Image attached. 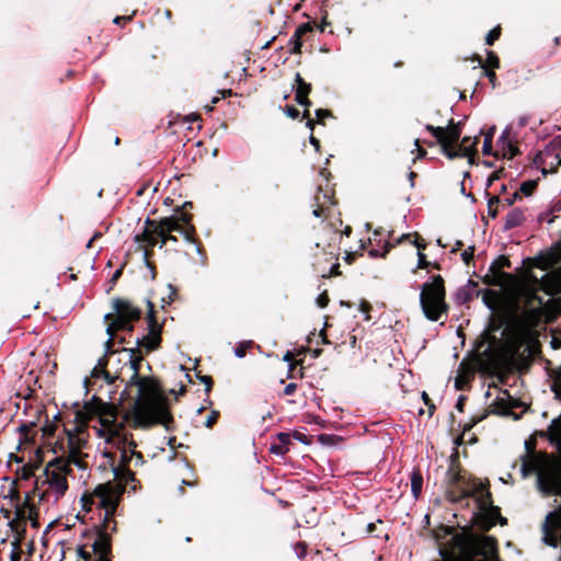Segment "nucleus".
Returning a JSON list of instances; mask_svg holds the SVG:
<instances>
[{
	"instance_id": "nucleus-1",
	"label": "nucleus",
	"mask_w": 561,
	"mask_h": 561,
	"mask_svg": "<svg viewBox=\"0 0 561 561\" xmlns=\"http://www.w3.org/2000/svg\"><path fill=\"white\" fill-rule=\"evenodd\" d=\"M527 283L513 293L510 313H496L501 302V294L486 289L483 302L490 308L489 316H561V267L547 272L538 278L531 270H527Z\"/></svg>"
},
{
	"instance_id": "nucleus-2",
	"label": "nucleus",
	"mask_w": 561,
	"mask_h": 561,
	"mask_svg": "<svg viewBox=\"0 0 561 561\" xmlns=\"http://www.w3.org/2000/svg\"><path fill=\"white\" fill-rule=\"evenodd\" d=\"M125 365L133 371L126 389H136L130 409L131 419L136 427L149 428L157 424L168 428L172 421L167 401L162 396L157 381L150 377L139 376V358H134L130 354H124Z\"/></svg>"
},
{
	"instance_id": "nucleus-3",
	"label": "nucleus",
	"mask_w": 561,
	"mask_h": 561,
	"mask_svg": "<svg viewBox=\"0 0 561 561\" xmlns=\"http://www.w3.org/2000/svg\"><path fill=\"white\" fill-rule=\"evenodd\" d=\"M541 318H488L485 339L512 359L527 360L539 351L536 325Z\"/></svg>"
},
{
	"instance_id": "nucleus-4",
	"label": "nucleus",
	"mask_w": 561,
	"mask_h": 561,
	"mask_svg": "<svg viewBox=\"0 0 561 561\" xmlns=\"http://www.w3.org/2000/svg\"><path fill=\"white\" fill-rule=\"evenodd\" d=\"M547 436L560 454L559 458L534 451L530 440L525 442L526 453L520 457L523 478L530 473L537 476V488L545 494H561V416L553 419L547 431Z\"/></svg>"
},
{
	"instance_id": "nucleus-5",
	"label": "nucleus",
	"mask_w": 561,
	"mask_h": 561,
	"mask_svg": "<svg viewBox=\"0 0 561 561\" xmlns=\"http://www.w3.org/2000/svg\"><path fill=\"white\" fill-rule=\"evenodd\" d=\"M85 410L90 414H98L100 416L101 430L99 434L108 444L116 445L121 451V465L127 466L133 462L137 444L134 440H129L126 433L124 423L116 421L115 407L107 404L95 397L84 405Z\"/></svg>"
},
{
	"instance_id": "nucleus-6",
	"label": "nucleus",
	"mask_w": 561,
	"mask_h": 561,
	"mask_svg": "<svg viewBox=\"0 0 561 561\" xmlns=\"http://www.w3.org/2000/svg\"><path fill=\"white\" fill-rule=\"evenodd\" d=\"M463 122H455L453 118L449 121L446 127L433 126L427 124L425 129L430 131L436 139V144L440 146L442 152L450 160L456 158H468L469 162L472 163L474 156L477 154V146L479 144V137H474V140L470 146L467 142L470 141V137L466 136L459 144L462 133Z\"/></svg>"
},
{
	"instance_id": "nucleus-7",
	"label": "nucleus",
	"mask_w": 561,
	"mask_h": 561,
	"mask_svg": "<svg viewBox=\"0 0 561 561\" xmlns=\"http://www.w3.org/2000/svg\"><path fill=\"white\" fill-rule=\"evenodd\" d=\"M71 471V465L62 457L48 461L37 482L38 489H44L41 499L51 495L57 501L62 497L68 490L67 477Z\"/></svg>"
},
{
	"instance_id": "nucleus-8",
	"label": "nucleus",
	"mask_w": 561,
	"mask_h": 561,
	"mask_svg": "<svg viewBox=\"0 0 561 561\" xmlns=\"http://www.w3.org/2000/svg\"><path fill=\"white\" fill-rule=\"evenodd\" d=\"M113 474L114 481L99 484L94 489V495L100 499L107 515L114 513L126 485L135 482L134 473L124 465L114 467Z\"/></svg>"
},
{
	"instance_id": "nucleus-9",
	"label": "nucleus",
	"mask_w": 561,
	"mask_h": 561,
	"mask_svg": "<svg viewBox=\"0 0 561 561\" xmlns=\"http://www.w3.org/2000/svg\"><path fill=\"white\" fill-rule=\"evenodd\" d=\"M461 496H472L477 501L479 508L477 524L481 528L489 529L496 524L500 518V511L492 505L491 494L482 482H469Z\"/></svg>"
},
{
	"instance_id": "nucleus-10",
	"label": "nucleus",
	"mask_w": 561,
	"mask_h": 561,
	"mask_svg": "<svg viewBox=\"0 0 561 561\" xmlns=\"http://www.w3.org/2000/svg\"><path fill=\"white\" fill-rule=\"evenodd\" d=\"M193 215L188 211H182L181 214L163 217L160 220L147 218L145 225L154 227L159 230V233L164 232H179L184 239L193 244H199L196 229L193 225Z\"/></svg>"
},
{
	"instance_id": "nucleus-11",
	"label": "nucleus",
	"mask_w": 561,
	"mask_h": 561,
	"mask_svg": "<svg viewBox=\"0 0 561 561\" xmlns=\"http://www.w3.org/2000/svg\"><path fill=\"white\" fill-rule=\"evenodd\" d=\"M420 301L424 316H442L448 312L444 279L440 275H435L432 283L423 285Z\"/></svg>"
},
{
	"instance_id": "nucleus-12",
	"label": "nucleus",
	"mask_w": 561,
	"mask_h": 561,
	"mask_svg": "<svg viewBox=\"0 0 561 561\" xmlns=\"http://www.w3.org/2000/svg\"><path fill=\"white\" fill-rule=\"evenodd\" d=\"M467 561H500L496 554V541L489 536H471L461 542Z\"/></svg>"
},
{
	"instance_id": "nucleus-13",
	"label": "nucleus",
	"mask_w": 561,
	"mask_h": 561,
	"mask_svg": "<svg viewBox=\"0 0 561 561\" xmlns=\"http://www.w3.org/2000/svg\"><path fill=\"white\" fill-rule=\"evenodd\" d=\"M130 319L131 318H114V321L106 325L107 340L105 342V353L110 354V356L107 358H99L98 364L91 370V378H103L108 385L113 383L117 378L116 375H112L105 367L115 355L111 352V346L116 336V332L128 328Z\"/></svg>"
},
{
	"instance_id": "nucleus-14",
	"label": "nucleus",
	"mask_w": 561,
	"mask_h": 561,
	"mask_svg": "<svg viewBox=\"0 0 561 561\" xmlns=\"http://www.w3.org/2000/svg\"><path fill=\"white\" fill-rule=\"evenodd\" d=\"M88 440L83 432H67V453L68 456L66 461L70 465H75L81 470L87 468L83 462V449L87 446Z\"/></svg>"
},
{
	"instance_id": "nucleus-15",
	"label": "nucleus",
	"mask_w": 561,
	"mask_h": 561,
	"mask_svg": "<svg viewBox=\"0 0 561 561\" xmlns=\"http://www.w3.org/2000/svg\"><path fill=\"white\" fill-rule=\"evenodd\" d=\"M508 256L500 255L490 265L489 273L482 278V282L488 286H502L504 283L513 278L512 274L503 271V268L511 267Z\"/></svg>"
},
{
	"instance_id": "nucleus-16",
	"label": "nucleus",
	"mask_w": 561,
	"mask_h": 561,
	"mask_svg": "<svg viewBox=\"0 0 561 561\" xmlns=\"http://www.w3.org/2000/svg\"><path fill=\"white\" fill-rule=\"evenodd\" d=\"M526 270L540 268L548 271L557 264H561V242L557 243L549 251L540 253L535 257H527L523 261ZM561 265L558 267L560 268Z\"/></svg>"
},
{
	"instance_id": "nucleus-17",
	"label": "nucleus",
	"mask_w": 561,
	"mask_h": 561,
	"mask_svg": "<svg viewBox=\"0 0 561 561\" xmlns=\"http://www.w3.org/2000/svg\"><path fill=\"white\" fill-rule=\"evenodd\" d=\"M162 324L158 322V318H147V332L137 337V344L147 352L154 351L161 342Z\"/></svg>"
},
{
	"instance_id": "nucleus-18",
	"label": "nucleus",
	"mask_w": 561,
	"mask_h": 561,
	"mask_svg": "<svg viewBox=\"0 0 561 561\" xmlns=\"http://www.w3.org/2000/svg\"><path fill=\"white\" fill-rule=\"evenodd\" d=\"M134 239L136 243L145 242L146 244L151 247H156L158 243H160L161 248L165 245L168 241H178L176 237L173 236L172 233L164 231H162V233H159L158 229H154V227H150L147 225H145L144 230L140 233H137Z\"/></svg>"
},
{
	"instance_id": "nucleus-19",
	"label": "nucleus",
	"mask_w": 561,
	"mask_h": 561,
	"mask_svg": "<svg viewBox=\"0 0 561 561\" xmlns=\"http://www.w3.org/2000/svg\"><path fill=\"white\" fill-rule=\"evenodd\" d=\"M112 308L113 312L104 316H142L141 308L128 298H113Z\"/></svg>"
},
{
	"instance_id": "nucleus-20",
	"label": "nucleus",
	"mask_w": 561,
	"mask_h": 561,
	"mask_svg": "<svg viewBox=\"0 0 561 561\" xmlns=\"http://www.w3.org/2000/svg\"><path fill=\"white\" fill-rule=\"evenodd\" d=\"M480 290L478 289V283L469 279L466 286L458 288L455 294V301L458 305H467L474 298H478Z\"/></svg>"
},
{
	"instance_id": "nucleus-21",
	"label": "nucleus",
	"mask_w": 561,
	"mask_h": 561,
	"mask_svg": "<svg viewBox=\"0 0 561 561\" xmlns=\"http://www.w3.org/2000/svg\"><path fill=\"white\" fill-rule=\"evenodd\" d=\"M446 483L462 495L463 489L467 488L469 482L455 468H449L446 472Z\"/></svg>"
},
{
	"instance_id": "nucleus-22",
	"label": "nucleus",
	"mask_w": 561,
	"mask_h": 561,
	"mask_svg": "<svg viewBox=\"0 0 561 561\" xmlns=\"http://www.w3.org/2000/svg\"><path fill=\"white\" fill-rule=\"evenodd\" d=\"M525 219L524 210L522 208H513L505 217L504 230H511L522 226Z\"/></svg>"
},
{
	"instance_id": "nucleus-23",
	"label": "nucleus",
	"mask_w": 561,
	"mask_h": 561,
	"mask_svg": "<svg viewBox=\"0 0 561 561\" xmlns=\"http://www.w3.org/2000/svg\"><path fill=\"white\" fill-rule=\"evenodd\" d=\"M159 300L161 311L170 312L171 310L168 309V307L172 306L173 304L180 300L178 288L174 285L169 284L167 296H161Z\"/></svg>"
},
{
	"instance_id": "nucleus-24",
	"label": "nucleus",
	"mask_w": 561,
	"mask_h": 561,
	"mask_svg": "<svg viewBox=\"0 0 561 561\" xmlns=\"http://www.w3.org/2000/svg\"><path fill=\"white\" fill-rule=\"evenodd\" d=\"M414 237V232L413 233H403L402 236H400L396 241L394 243L390 242V241H387L383 245V252L382 253H379L378 250L376 249H373L369 251V255L371 257H378V256H382L385 257L387 255V253L390 252V250L396 245V244H401L405 241H412L411 239Z\"/></svg>"
},
{
	"instance_id": "nucleus-25",
	"label": "nucleus",
	"mask_w": 561,
	"mask_h": 561,
	"mask_svg": "<svg viewBox=\"0 0 561 561\" xmlns=\"http://www.w3.org/2000/svg\"><path fill=\"white\" fill-rule=\"evenodd\" d=\"M295 82H296L295 101H300L301 96H306V95L310 94L312 87L310 83L305 81V79L300 76L299 72L296 73Z\"/></svg>"
},
{
	"instance_id": "nucleus-26",
	"label": "nucleus",
	"mask_w": 561,
	"mask_h": 561,
	"mask_svg": "<svg viewBox=\"0 0 561 561\" xmlns=\"http://www.w3.org/2000/svg\"><path fill=\"white\" fill-rule=\"evenodd\" d=\"M471 367L466 363L461 362L458 367V375L455 378V387L460 390L463 385L468 381V375L471 374Z\"/></svg>"
},
{
	"instance_id": "nucleus-27",
	"label": "nucleus",
	"mask_w": 561,
	"mask_h": 561,
	"mask_svg": "<svg viewBox=\"0 0 561 561\" xmlns=\"http://www.w3.org/2000/svg\"><path fill=\"white\" fill-rule=\"evenodd\" d=\"M92 548H93L94 553L98 556H107L110 552V549H111L110 542H108L107 538L104 536H99L94 540Z\"/></svg>"
},
{
	"instance_id": "nucleus-28",
	"label": "nucleus",
	"mask_w": 561,
	"mask_h": 561,
	"mask_svg": "<svg viewBox=\"0 0 561 561\" xmlns=\"http://www.w3.org/2000/svg\"><path fill=\"white\" fill-rule=\"evenodd\" d=\"M560 151H561V135L556 136L553 139H551V141L546 146L545 153L547 156L556 154V158L558 159V164L561 165Z\"/></svg>"
},
{
	"instance_id": "nucleus-29",
	"label": "nucleus",
	"mask_w": 561,
	"mask_h": 561,
	"mask_svg": "<svg viewBox=\"0 0 561 561\" xmlns=\"http://www.w3.org/2000/svg\"><path fill=\"white\" fill-rule=\"evenodd\" d=\"M472 60L478 61L481 68H483V76L488 78L489 82L491 83L492 88H496L497 85V77L494 71V69H489L484 66L483 59L479 55H474Z\"/></svg>"
},
{
	"instance_id": "nucleus-30",
	"label": "nucleus",
	"mask_w": 561,
	"mask_h": 561,
	"mask_svg": "<svg viewBox=\"0 0 561 561\" xmlns=\"http://www.w3.org/2000/svg\"><path fill=\"white\" fill-rule=\"evenodd\" d=\"M423 485V478L419 471H413L411 474V492L414 499L420 496Z\"/></svg>"
},
{
	"instance_id": "nucleus-31",
	"label": "nucleus",
	"mask_w": 561,
	"mask_h": 561,
	"mask_svg": "<svg viewBox=\"0 0 561 561\" xmlns=\"http://www.w3.org/2000/svg\"><path fill=\"white\" fill-rule=\"evenodd\" d=\"M495 130H496V127L492 126L488 130V133L484 135V141H483V146H482V153L484 156L493 154V156L497 157V154L493 153V151H492V141H493V136H494Z\"/></svg>"
},
{
	"instance_id": "nucleus-32",
	"label": "nucleus",
	"mask_w": 561,
	"mask_h": 561,
	"mask_svg": "<svg viewBox=\"0 0 561 561\" xmlns=\"http://www.w3.org/2000/svg\"><path fill=\"white\" fill-rule=\"evenodd\" d=\"M501 206V198L497 195H493L488 201V214L491 218H495L499 214V207Z\"/></svg>"
},
{
	"instance_id": "nucleus-33",
	"label": "nucleus",
	"mask_w": 561,
	"mask_h": 561,
	"mask_svg": "<svg viewBox=\"0 0 561 561\" xmlns=\"http://www.w3.org/2000/svg\"><path fill=\"white\" fill-rule=\"evenodd\" d=\"M538 181L537 180H528L520 184L519 194H524L525 196H530L537 188Z\"/></svg>"
},
{
	"instance_id": "nucleus-34",
	"label": "nucleus",
	"mask_w": 561,
	"mask_h": 561,
	"mask_svg": "<svg viewBox=\"0 0 561 561\" xmlns=\"http://www.w3.org/2000/svg\"><path fill=\"white\" fill-rule=\"evenodd\" d=\"M484 66L489 69H499L500 68V58L493 50L486 51V60L483 61Z\"/></svg>"
},
{
	"instance_id": "nucleus-35",
	"label": "nucleus",
	"mask_w": 561,
	"mask_h": 561,
	"mask_svg": "<svg viewBox=\"0 0 561 561\" xmlns=\"http://www.w3.org/2000/svg\"><path fill=\"white\" fill-rule=\"evenodd\" d=\"M501 34H502L501 25H497L494 28H492L485 36V45L492 46L495 43V41H497L500 38Z\"/></svg>"
},
{
	"instance_id": "nucleus-36",
	"label": "nucleus",
	"mask_w": 561,
	"mask_h": 561,
	"mask_svg": "<svg viewBox=\"0 0 561 561\" xmlns=\"http://www.w3.org/2000/svg\"><path fill=\"white\" fill-rule=\"evenodd\" d=\"M520 154V151L516 144L512 141H507L505 144V150H503V157L507 159H513L514 157Z\"/></svg>"
},
{
	"instance_id": "nucleus-37",
	"label": "nucleus",
	"mask_w": 561,
	"mask_h": 561,
	"mask_svg": "<svg viewBox=\"0 0 561 561\" xmlns=\"http://www.w3.org/2000/svg\"><path fill=\"white\" fill-rule=\"evenodd\" d=\"M252 344H253V342L250 340L239 342L238 345L236 346V348L233 350L234 356L238 358H243L245 356L247 350L250 348L252 346Z\"/></svg>"
},
{
	"instance_id": "nucleus-38",
	"label": "nucleus",
	"mask_w": 561,
	"mask_h": 561,
	"mask_svg": "<svg viewBox=\"0 0 561 561\" xmlns=\"http://www.w3.org/2000/svg\"><path fill=\"white\" fill-rule=\"evenodd\" d=\"M288 44L290 46V48H289L290 55H297V54L301 53V47H302L301 37H296V35L293 34Z\"/></svg>"
},
{
	"instance_id": "nucleus-39",
	"label": "nucleus",
	"mask_w": 561,
	"mask_h": 561,
	"mask_svg": "<svg viewBox=\"0 0 561 561\" xmlns=\"http://www.w3.org/2000/svg\"><path fill=\"white\" fill-rule=\"evenodd\" d=\"M506 399H510V396L506 391H503L501 396L496 397V404L502 409L500 412L503 414L507 413V410L511 408V405L504 404Z\"/></svg>"
},
{
	"instance_id": "nucleus-40",
	"label": "nucleus",
	"mask_w": 561,
	"mask_h": 561,
	"mask_svg": "<svg viewBox=\"0 0 561 561\" xmlns=\"http://www.w3.org/2000/svg\"><path fill=\"white\" fill-rule=\"evenodd\" d=\"M316 116H317V123L318 124H321V125H324V119L328 118V117H332L333 116V113L330 111V110H324V108H318L316 111Z\"/></svg>"
},
{
	"instance_id": "nucleus-41",
	"label": "nucleus",
	"mask_w": 561,
	"mask_h": 561,
	"mask_svg": "<svg viewBox=\"0 0 561 561\" xmlns=\"http://www.w3.org/2000/svg\"><path fill=\"white\" fill-rule=\"evenodd\" d=\"M476 248L473 245H470L461 253V260L466 265H469L474 256Z\"/></svg>"
},
{
	"instance_id": "nucleus-42",
	"label": "nucleus",
	"mask_w": 561,
	"mask_h": 561,
	"mask_svg": "<svg viewBox=\"0 0 561 561\" xmlns=\"http://www.w3.org/2000/svg\"><path fill=\"white\" fill-rule=\"evenodd\" d=\"M138 247H139V249L144 250V261H145V263L146 262H150L151 257L153 256V248L154 247L148 245L145 242L144 243H138Z\"/></svg>"
},
{
	"instance_id": "nucleus-43",
	"label": "nucleus",
	"mask_w": 561,
	"mask_h": 561,
	"mask_svg": "<svg viewBox=\"0 0 561 561\" xmlns=\"http://www.w3.org/2000/svg\"><path fill=\"white\" fill-rule=\"evenodd\" d=\"M311 31H312V26L310 23H302L295 30L294 34L296 35V37L302 38V36H305L306 34H308Z\"/></svg>"
},
{
	"instance_id": "nucleus-44",
	"label": "nucleus",
	"mask_w": 561,
	"mask_h": 561,
	"mask_svg": "<svg viewBox=\"0 0 561 561\" xmlns=\"http://www.w3.org/2000/svg\"><path fill=\"white\" fill-rule=\"evenodd\" d=\"M517 199H520L519 192H515L512 196L501 199V206L511 207Z\"/></svg>"
},
{
	"instance_id": "nucleus-45",
	"label": "nucleus",
	"mask_w": 561,
	"mask_h": 561,
	"mask_svg": "<svg viewBox=\"0 0 561 561\" xmlns=\"http://www.w3.org/2000/svg\"><path fill=\"white\" fill-rule=\"evenodd\" d=\"M413 238L414 239L411 242L417 248V253L426 249V242L420 237L417 232H414Z\"/></svg>"
},
{
	"instance_id": "nucleus-46",
	"label": "nucleus",
	"mask_w": 561,
	"mask_h": 561,
	"mask_svg": "<svg viewBox=\"0 0 561 561\" xmlns=\"http://www.w3.org/2000/svg\"><path fill=\"white\" fill-rule=\"evenodd\" d=\"M505 174L504 168L494 171L488 179V186H491L493 182L501 180Z\"/></svg>"
},
{
	"instance_id": "nucleus-47",
	"label": "nucleus",
	"mask_w": 561,
	"mask_h": 561,
	"mask_svg": "<svg viewBox=\"0 0 561 561\" xmlns=\"http://www.w3.org/2000/svg\"><path fill=\"white\" fill-rule=\"evenodd\" d=\"M284 112H285V114H286L288 117H290V118H293V119H296V118H298V117L300 116V112H299V110H298V108H296V107H295V106H293V105H286V106L284 107Z\"/></svg>"
},
{
	"instance_id": "nucleus-48",
	"label": "nucleus",
	"mask_w": 561,
	"mask_h": 561,
	"mask_svg": "<svg viewBox=\"0 0 561 561\" xmlns=\"http://www.w3.org/2000/svg\"><path fill=\"white\" fill-rule=\"evenodd\" d=\"M510 135H511V129L510 128H505L503 130L502 135L500 136V138L497 140V144L501 145L502 150H505V144L507 141H511L510 140Z\"/></svg>"
},
{
	"instance_id": "nucleus-49",
	"label": "nucleus",
	"mask_w": 561,
	"mask_h": 561,
	"mask_svg": "<svg viewBox=\"0 0 561 561\" xmlns=\"http://www.w3.org/2000/svg\"><path fill=\"white\" fill-rule=\"evenodd\" d=\"M34 468L32 466H23L20 470V477L23 480H28L33 476Z\"/></svg>"
},
{
	"instance_id": "nucleus-50",
	"label": "nucleus",
	"mask_w": 561,
	"mask_h": 561,
	"mask_svg": "<svg viewBox=\"0 0 561 561\" xmlns=\"http://www.w3.org/2000/svg\"><path fill=\"white\" fill-rule=\"evenodd\" d=\"M417 259L419 268H427L431 265V262L427 261L426 255L423 252L417 253Z\"/></svg>"
},
{
	"instance_id": "nucleus-51",
	"label": "nucleus",
	"mask_w": 561,
	"mask_h": 561,
	"mask_svg": "<svg viewBox=\"0 0 561 561\" xmlns=\"http://www.w3.org/2000/svg\"><path fill=\"white\" fill-rule=\"evenodd\" d=\"M358 310L368 316L371 311V305L367 300L362 299L358 305Z\"/></svg>"
},
{
	"instance_id": "nucleus-52",
	"label": "nucleus",
	"mask_w": 561,
	"mask_h": 561,
	"mask_svg": "<svg viewBox=\"0 0 561 561\" xmlns=\"http://www.w3.org/2000/svg\"><path fill=\"white\" fill-rule=\"evenodd\" d=\"M135 13H136V11H134L133 14H130V15L116 16L113 22L117 25L125 24L133 20Z\"/></svg>"
},
{
	"instance_id": "nucleus-53",
	"label": "nucleus",
	"mask_w": 561,
	"mask_h": 561,
	"mask_svg": "<svg viewBox=\"0 0 561 561\" xmlns=\"http://www.w3.org/2000/svg\"><path fill=\"white\" fill-rule=\"evenodd\" d=\"M146 305H147V312L145 316H148V317H151V316H156V312L157 310L154 309V302L152 299L150 298H147L145 300Z\"/></svg>"
},
{
	"instance_id": "nucleus-54",
	"label": "nucleus",
	"mask_w": 561,
	"mask_h": 561,
	"mask_svg": "<svg viewBox=\"0 0 561 561\" xmlns=\"http://www.w3.org/2000/svg\"><path fill=\"white\" fill-rule=\"evenodd\" d=\"M330 299H329V296L327 294V291L322 293L321 295H319V297L317 298V304L319 307L321 308H324L328 306Z\"/></svg>"
},
{
	"instance_id": "nucleus-55",
	"label": "nucleus",
	"mask_w": 561,
	"mask_h": 561,
	"mask_svg": "<svg viewBox=\"0 0 561 561\" xmlns=\"http://www.w3.org/2000/svg\"><path fill=\"white\" fill-rule=\"evenodd\" d=\"M551 389L556 393L557 397L561 396V381H560V378H558V377L554 378V380L552 382V386H551Z\"/></svg>"
},
{
	"instance_id": "nucleus-56",
	"label": "nucleus",
	"mask_w": 561,
	"mask_h": 561,
	"mask_svg": "<svg viewBox=\"0 0 561 561\" xmlns=\"http://www.w3.org/2000/svg\"><path fill=\"white\" fill-rule=\"evenodd\" d=\"M217 417H218V412L217 411H213L210 413V415H208V417L206 419L205 426L206 427H211L213 424L216 422Z\"/></svg>"
},
{
	"instance_id": "nucleus-57",
	"label": "nucleus",
	"mask_w": 561,
	"mask_h": 561,
	"mask_svg": "<svg viewBox=\"0 0 561 561\" xmlns=\"http://www.w3.org/2000/svg\"><path fill=\"white\" fill-rule=\"evenodd\" d=\"M271 453L283 456L288 449L280 445H272L270 448Z\"/></svg>"
},
{
	"instance_id": "nucleus-58",
	"label": "nucleus",
	"mask_w": 561,
	"mask_h": 561,
	"mask_svg": "<svg viewBox=\"0 0 561 561\" xmlns=\"http://www.w3.org/2000/svg\"><path fill=\"white\" fill-rule=\"evenodd\" d=\"M341 275V271H340V264L339 263H335L331 266L330 268V272H329V277H333V276H339Z\"/></svg>"
},
{
	"instance_id": "nucleus-59",
	"label": "nucleus",
	"mask_w": 561,
	"mask_h": 561,
	"mask_svg": "<svg viewBox=\"0 0 561 561\" xmlns=\"http://www.w3.org/2000/svg\"><path fill=\"white\" fill-rule=\"evenodd\" d=\"M415 146L417 147V158L423 159L427 154V151L420 146V139H415Z\"/></svg>"
},
{
	"instance_id": "nucleus-60",
	"label": "nucleus",
	"mask_w": 561,
	"mask_h": 561,
	"mask_svg": "<svg viewBox=\"0 0 561 561\" xmlns=\"http://www.w3.org/2000/svg\"><path fill=\"white\" fill-rule=\"evenodd\" d=\"M309 141L314 147L316 151L319 152L321 147L320 140L313 134H311L309 137Z\"/></svg>"
},
{
	"instance_id": "nucleus-61",
	"label": "nucleus",
	"mask_w": 561,
	"mask_h": 561,
	"mask_svg": "<svg viewBox=\"0 0 561 561\" xmlns=\"http://www.w3.org/2000/svg\"><path fill=\"white\" fill-rule=\"evenodd\" d=\"M291 358H293V354L290 351H287L283 356V360L289 364V366H288L289 370H291L295 365L291 363Z\"/></svg>"
},
{
	"instance_id": "nucleus-62",
	"label": "nucleus",
	"mask_w": 561,
	"mask_h": 561,
	"mask_svg": "<svg viewBox=\"0 0 561 561\" xmlns=\"http://www.w3.org/2000/svg\"><path fill=\"white\" fill-rule=\"evenodd\" d=\"M296 388H297L296 383L290 382V383H288V385L285 387V389H284V393H285L286 396H290V394H293V393L295 392Z\"/></svg>"
},
{
	"instance_id": "nucleus-63",
	"label": "nucleus",
	"mask_w": 561,
	"mask_h": 561,
	"mask_svg": "<svg viewBox=\"0 0 561 561\" xmlns=\"http://www.w3.org/2000/svg\"><path fill=\"white\" fill-rule=\"evenodd\" d=\"M298 104H300L304 107H310L311 101L309 100V95L301 96L300 101H296Z\"/></svg>"
},
{
	"instance_id": "nucleus-64",
	"label": "nucleus",
	"mask_w": 561,
	"mask_h": 561,
	"mask_svg": "<svg viewBox=\"0 0 561 561\" xmlns=\"http://www.w3.org/2000/svg\"><path fill=\"white\" fill-rule=\"evenodd\" d=\"M131 456H134V462L136 466H139L144 462L142 455L138 451L131 453Z\"/></svg>"
}]
</instances>
